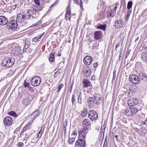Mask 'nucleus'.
Returning <instances> with one entry per match:
<instances>
[{
	"mask_svg": "<svg viewBox=\"0 0 147 147\" xmlns=\"http://www.w3.org/2000/svg\"><path fill=\"white\" fill-rule=\"evenodd\" d=\"M14 59H5L2 62L1 64L2 66L5 67H10L13 66L14 62Z\"/></svg>",
	"mask_w": 147,
	"mask_h": 147,
	"instance_id": "f257e3e1",
	"label": "nucleus"
},
{
	"mask_svg": "<svg viewBox=\"0 0 147 147\" xmlns=\"http://www.w3.org/2000/svg\"><path fill=\"white\" fill-rule=\"evenodd\" d=\"M129 81L134 84H138L140 83V81L139 77L136 75L132 74L129 77Z\"/></svg>",
	"mask_w": 147,
	"mask_h": 147,
	"instance_id": "f03ea898",
	"label": "nucleus"
},
{
	"mask_svg": "<svg viewBox=\"0 0 147 147\" xmlns=\"http://www.w3.org/2000/svg\"><path fill=\"white\" fill-rule=\"evenodd\" d=\"M41 82L40 78L38 76H36L32 78L31 81L30 83L33 86L36 87L39 85Z\"/></svg>",
	"mask_w": 147,
	"mask_h": 147,
	"instance_id": "7ed1b4c3",
	"label": "nucleus"
},
{
	"mask_svg": "<svg viewBox=\"0 0 147 147\" xmlns=\"http://www.w3.org/2000/svg\"><path fill=\"white\" fill-rule=\"evenodd\" d=\"M88 129L86 127H84L79 131V138L80 139H84L86 134L88 132Z\"/></svg>",
	"mask_w": 147,
	"mask_h": 147,
	"instance_id": "20e7f679",
	"label": "nucleus"
},
{
	"mask_svg": "<svg viewBox=\"0 0 147 147\" xmlns=\"http://www.w3.org/2000/svg\"><path fill=\"white\" fill-rule=\"evenodd\" d=\"M101 101V99L94 100L92 99V98H90L88 100V105L90 107H94L95 105H99Z\"/></svg>",
	"mask_w": 147,
	"mask_h": 147,
	"instance_id": "39448f33",
	"label": "nucleus"
},
{
	"mask_svg": "<svg viewBox=\"0 0 147 147\" xmlns=\"http://www.w3.org/2000/svg\"><path fill=\"white\" fill-rule=\"evenodd\" d=\"M88 116L92 121H94L98 117L97 113L94 110H91L89 111Z\"/></svg>",
	"mask_w": 147,
	"mask_h": 147,
	"instance_id": "423d86ee",
	"label": "nucleus"
},
{
	"mask_svg": "<svg viewBox=\"0 0 147 147\" xmlns=\"http://www.w3.org/2000/svg\"><path fill=\"white\" fill-rule=\"evenodd\" d=\"M8 25L11 30L13 31H16L18 30V24L17 21L13 20L9 22L8 24Z\"/></svg>",
	"mask_w": 147,
	"mask_h": 147,
	"instance_id": "0eeeda50",
	"label": "nucleus"
},
{
	"mask_svg": "<svg viewBox=\"0 0 147 147\" xmlns=\"http://www.w3.org/2000/svg\"><path fill=\"white\" fill-rule=\"evenodd\" d=\"M3 122L5 125L9 126L12 123L13 120L10 117L7 116L4 119Z\"/></svg>",
	"mask_w": 147,
	"mask_h": 147,
	"instance_id": "6e6552de",
	"label": "nucleus"
},
{
	"mask_svg": "<svg viewBox=\"0 0 147 147\" xmlns=\"http://www.w3.org/2000/svg\"><path fill=\"white\" fill-rule=\"evenodd\" d=\"M16 19V21L18 23H22L26 20L24 15H22L21 13L17 14Z\"/></svg>",
	"mask_w": 147,
	"mask_h": 147,
	"instance_id": "1a4fd4ad",
	"label": "nucleus"
},
{
	"mask_svg": "<svg viewBox=\"0 0 147 147\" xmlns=\"http://www.w3.org/2000/svg\"><path fill=\"white\" fill-rule=\"evenodd\" d=\"M93 60V58L89 55L86 56L84 59L83 61L84 64L87 65H90Z\"/></svg>",
	"mask_w": 147,
	"mask_h": 147,
	"instance_id": "9d476101",
	"label": "nucleus"
},
{
	"mask_svg": "<svg viewBox=\"0 0 147 147\" xmlns=\"http://www.w3.org/2000/svg\"><path fill=\"white\" fill-rule=\"evenodd\" d=\"M86 141L84 139H78L76 143V145L77 147H84L85 145Z\"/></svg>",
	"mask_w": 147,
	"mask_h": 147,
	"instance_id": "9b49d317",
	"label": "nucleus"
},
{
	"mask_svg": "<svg viewBox=\"0 0 147 147\" xmlns=\"http://www.w3.org/2000/svg\"><path fill=\"white\" fill-rule=\"evenodd\" d=\"M124 23L122 19L116 21L115 22V26L117 28H120L123 27Z\"/></svg>",
	"mask_w": 147,
	"mask_h": 147,
	"instance_id": "f8f14e48",
	"label": "nucleus"
},
{
	"mask_svg": "<svg viewBox=\"0 0 147 147\" xmlns=\"http://www.w3.org/2000/svg\"><path fill=\"white\" fill-rule=\"evenodd\" d=\"M83 72L84 75L86 77H90L91 75V69L88 67H84L83 69Z\"/></svg>",
	"mask_w": 147,
	"mask_h": 147,
	"instance_id": "ddd939ff",
	"label": "nucleus"
},
{
	"mask_svg": "<svg viewBox=\"0 0 147 147\" xmlns=\"http://www.w3.org/2000/svg\"><path fill=\"white\" fill-rule=\"evenodd\" d=\"M127 103L129 106H134L136 105L138 102L136 99H130L128 101Z\"/></svg>",
	"mask_w": 147,
	"mask_h": 147,
	"instance_id": "4468645a",
	"label": "nucleus"
},
{
	"mask_svg": "<svg viewBox=\"0 0 147 147\" xmlns=\"http://www.w3.org/2000/svg\"><path fill=\"white\" fill-rule=\"evenodd\" d=\"M8 22V20L5 17L3 16H0V24L1 25H5L7 24Z\"/></svg>",
	"mask_w": 147,
	"mask_h": 147,
	"instance_id": "2eb2a0df",
	"label": "nucleus"
},
{
	"mask_svg": "<svg viewBox=\"0 0 147 147\" xmlns=\"http://www.w3.org/2000/svg\"><path fill=\"white\" fill-rule=\"evenodd\" d=\"M139 78L142 81H146L147 80V75L143 72L139 74Z\"/></svg>",
	"mask_w": 147,
	"mask_h": 147,
	"instance_id": "dca6fc26",
	"label": "nucleus"
},
{
	"mask_svg": "<svg viewBox=\"0 0 147 147\" xmlns=\"http://www.w3.org/2000/svg\"><path fill=\"white\" fill-rule=\"evenodd\" d=\"M102 32L101 31H96L94 34V38L96 40L100 39L102 35Z\"/></svg>",
	"mask_w": 147,
	"mask_h": 147,
	"instance_id": "f3484780",
	"label": "nucleus"
},
{
	"mask_svg": "<svg viewBox=\"0 0 147 147\" xmlns=\"http://www.w3.org/2000/svg\"><path fill=\"white\" fill-rule=\"evenodd\" d=\"M140 135L143 137H144L145 135L147 133V130L144 127H142L139 129Z\"/></svg>",
	"mask_w": 147,
	"mask_h": 147,
	"instance_id": "a211bd4d",
	"label": "nucleus"
},
{
	"mask_svg": "<svg viewBox=\"0 0 147 147\" xmlns=\"http://www.w3.org/2000/svg\"><path fill=\"white\" fill-rule=\"evenodd\" d=\"M30 11L32 14V18H35L38 15V11L36 9L30 10Z\"/></svg>",
	"mask_w": 147,
	"mask_h": 147,
	"instance_id": "6ab92c4d",
	"label": "nucleus"
},
{
	"mask_svg": "<svg viewBox=\"0 0 147 147\" xmlns=\"http://www.w3.org/2000/svg\"><path fill=\"white\" fill-rule=\"evenodd\" d=\"M83 84V87L84 88H87L91 85V83L90 81L88 80L84 79L82 82Z\"/></svg>",
	"mask_w": 147,
	"mask_h": 147,
	"instance_id": "aec40b11",
	"label": "nucleus"
},
{
	"mask_svg": "<svg viewBox=\"0 0 147 147\" xmlns=\"http://www.w3.org/2000/svg\"><path fill=\"white\" fill-rule=\"evenodd\" d=\"M31 101V100L28 98L26 97L23 99L22 102L24 105L26 106L30 103Z\"/></svg>",
	"mask_w": 147,
	"mask_h": 147,
	"instance_id": "412c9836",
	"label": "nucleus"
},
{
	"mask_svg": "<svg viewBox=\"0 0 147 147\" xmlns=\"http://www.w3.org/2000/svg\"><path fill=\"white\" fill-rule=\"evenodd\" d=\"M141 56L143 61L145 62H147V53L145 52H143L142 53Z\"/></svg>",
	"mask_w": 147,
	"mask_h": 147,
	"instance_id": "4be33fe9",
	"label": "nucleus"
},
{
	"mask_svg": "<svg viewBox=\"0 0 147 147\" xmlns=\"http://www.w3.org/2000/svg\"><path fill=\"white\" fill-rule=\"evenodd\" d=\"M132 115H135L139 111L138 110L136 107H132L130 108Z\"/></svg>",
	"mask_w": 147,
	"mask_h": 147,
	"instance_id": "5701e85b",
	"label": "nucleus"
},
{
	"mask_svg": "<svg viewBox=\"0 0 147 147\" xmlns=\"http://www.w3.org/2000/svg\"><path fill=\"white\" fill-rule=\"evenodd\" d=\"M24 15L25 18V17L28 20L29 19L30 17L32 16V14L30 11H27L26 13H25Z\"/></svg>",
	"mask_w": 147,
	"mask_h": 147,
	"instance_id": "b1692460",
	"label": "nucleus"
},
{
	"mask_svg": "<svg viewBox=\"0 0 147 147\" xmlns=\"http://www.w3.org/2000/svg\"><path fill=\"white\" fill-rule=\"evenodd\" d=\"M125 113L126 115L128 117L132 115L130 109H129L128 108H126L125 110Z\"/></svg>",
	"mask_w": 147,
	"mask_h": 147,
	"instance_id": "393cba45",
	"label": "nucleus"
},
{
	"mask_svg": "<svg viewBox=\"0 0 147 147\" xmlns=\"http://www.w3.org/2000/svg\"><path fill=\"white\" fill-rule=\"evenodd\" d=\"M88 114V111L87 109H84L81 112V115L82 117H85Z\"/></svg>",
	"mask_w": 147,
	"mask_h": 147,
	"instance_id": "a878e982",
	"label": "nucleus"
},
{
	"mask_svg": "<svg viewBox=\"0 0 147 147\" xmlns=\"http://www.w3.org/2000/svg\"><path fill=\"white\" fill-rule=\"evenodd\" d=\"M49 61L50 62H53L54 61V54L53 53H51L50 55Z\"/></svg>",
	"mask_w": 147,
	"mask_h": 147,
	"instance_id": "bb28decb",
	"label": "nucleus"
},
{
	"mask_svg": "<svg viewBox=\"0 0 147 147\" xmlns=\"http://www.w3.org/2000/svg\"><path fill=\"white\" fill-rule=\"evenodd\" d=\"M74 2L78 5L80 4V7L81 9H83L82 3H83L82 1L81 0H74Z\"/></svg>",
	"mask_w": 147,
	"mask_h": 147,
	"instance_id": "cd10ccee",
	"label": "nucleus"
},
{
	"mask_svg": "<svg viewBox=\"0 0 147 147\" xmlns=\"http://www.w3.org/2000/svg\"><path fill=\"white\" fill-rule=\"evenodd\" d=\"M106 25H99V26H97V29H102L104 31H105L106 29Z\"/></svg>",
	"mask_w": 147,
	"mask_h": 147,
	"instance_id": "c85d7f7f",
	"label": "nucleus"
},
{
	"mask_svg": "<svg viewBox=\"0 0 147 147\" xmlns=\"http://www.w3.org/2000/svg\"><path fill=\"white\" fill-rule=\"evenodd\" d=\"M83 123L84 125L86 126H88L90 123L89 120L88 119H86L84 120Z\"/></svg>",
	"mask_w": 147,
	"mask_h": 147,
	"instance_id": "c756f323",
	"label": "nucleus"
},
{
	"mask_svg": "<svg viewBox=\"0 0 147 147\" xmlns=\"http://www.w3.org/2000/svg\"><path fill=\"white\" fill-rule=\"evenodd\" d=\"M8 113L9 115L14 116L15 117H17L18 116L16 113L13 111H10Z\"/></svg>",
	"mask_w": 147,
	"mask_h": 147,
	"instance_id": "7c9ffc66",
	"label": "nucleus"
},
{
	"mask_svg": "<svg viewBox=\"0 0 147 147\" xmlns=\"http://www.w3.org/2000/svg\"><path fill=\"white\" fill-rule=\"evenodd\" d=\"M78 101V102L79 104H80L82 103V93L81 92L79 93Z\"/></svg>",
	"mask_w": 147,
	"mask_h": 147,
	"instance_id": "2f4dec72",
	"label": "nucleus"
},
{
	"mask_svg": "<svg viewBox=\"0 0 147 147\" xmlns=\"http://www.w3.org/2000/svg\"><path fill=\"white\" fill-rule=\"evenodd\" d=\"M69 140L68 142L69 144H72L74 142L75 140V138H70V137H69Z\"/></svg>",
	"mask_w": 147,
	"mask_h": 147,
	"instance_id": "473e14b6",
	"label": "nucleus"
},
{
	"mask_svg": "<svg viewBox=\"0 0 147 147\" xmlns=\"http://www.w3.org/2000/svg\"><path fill=\"white\" fill-rule=\"evenodd\" d=\"M132 5V1H129L128 2L127 7V9L128 10L129 9L131 8Z\"/></svg>",
	"mask_w": 147,
	"mask_h": 147,
	"instance_id": "72a5a7b5",
	"label": "nucleus"
},
{
	"mask_svg": "<svg viewBox=\"0 0 147 147\" xmlns=\"http://www.w3.org/2000/svg\"><path fill=\"white\" fill-rule=\"evenodd\" d=\"M41 23L42 22L40 20L37 23H35L34 24H33L30 27H34L35 26H38L40 24H41Z\"/></svg>",
	"mask_w": 147,
	"mask_h": 147,
	"instance_id": "f704fd0d",
	"label": "nucleus"
},
{
	"mask_svg": "<svg viewBox=\"0 0 147 147\" xmlns=\"http://www.w3.org/2000/svg\"><path fill=\"white\" fill-rule=\"evenodd\" d=\"M142 50L145 51V52L147 53V45L146 44H144L142 47Z\"/></svg>",
	"mask_w": 147,
	"mask_h": 147,
	"instance_id": "c9c22d12",
	"label": "nucleus"
},
{
	"mask_svg": "<svg viewBox=\"0 0 147 147\" xmlns=\"http://www.w3.org/2000/svg\"><path fill=\"white\" fill-rule=\"evenodd\" d=\"M66 14L69 15H71V11L70 10V9H69V7H67Z\"/></svg>",
	"mask_w": 147,
	"mask_h": 147,
	"instance_id": "e433bc0d",
	"label": "nucleus"
},
{
	"mask_svg": "<svg viewBox=\"0 0 147 147\" xmlns=\"http://www.w3.org/2000/svg\"><path fill=\"white\" fill-rule=\"evenodd\" d=\"M63 85L62 84H61L59 85L57 91V92H59L60 91L61 89L63 87Z\"/></svg>",
	"mask_w": 147,
	"mask_h": 147,
	"instance_id": "4c0bfd02",
	"label": "nucleus"
},
{
	"mask_svg": "<svg viewBox=\"0 0 147 147\" xmlns=\"http://www.w3.org/2000/svg\"><path fill=\"white\" fill-rule=\"evenodd\" d=\"M99 97H100V95L98 93H95L93 94L92 98Z\"/></svg>",
	"mask_w": 147,
	"mask_h": 147,
	"instance_id": "58836bf2",
	"label": "nucleus"
},
{
	"mask_svg": "<svg viewBox=\"0 0 147 147\" xmlns=\"http://www.w3.org/2000/svg\"><path fill=\"white\" fill-rule=\"evenodd\" d=\"M39 112V110L37 109L36 111L34 112L32 114L34 115H35V116H38L39 115L38 113Z\"/></svg>",
	"mask_w": 147,
	"mask_h": 147,
	"instance_id": "ea45409f",
	"label": "nucleus"
},
{
	"mask_svg": "<svg viewBox=\"0 0 147 147\" xmlns=\"http://www.w3.org/2000/svg\"><path fill=\"white\" fill-rule=\"evenodd\" d=\"M71 15H68V14H66L65 16V18L66 20H70L71 19Z\"/></svg>",
	"mask_w": 147,
	"mask_h": 147,
	"instance_id": "a19ab883",
	"label": "nucleus"
},
{
	"mask_svg": "<svg viewBox=\"0 0 147 147\" xmlns=\"http://www.w3.org/2000/svg\"><path fill=\"white\" fill-rule=\"evenodd\" d=\"M28 128V126H26V127H25L24 129H23V130H22V131H21L20 134V136L21 135H22L23 133H24V131H25V130H26V129L27 128Z\"/></svg>",
	"mask_w": 147,
	"mask_h": 147,
	"instance_id": "79ce46f5",
	"label": "nucleus"
},
{
	"mask_svg": "<svg viewBox=\"0 0 147 147\" xmlns=\"http://www.w3.org/2000/svg\"><path fill=\"white\" fill-rule=\"evenodd\" d=\"M114 13H113V15H112L111 13L110 12H109L108 14V18H110L111 17H113L114 16Z\"/></svg>",
	"mask_w": 147,
	"mask_h": 147,
	"instance_id": "37998d69",
	"label": "nucleus"
},
{
	"mask_svg": "<svg viewBox=\"0 0 147 147\" xmlns=\"http://www.w3.org/2000/svg\"><path fill=\"white\" fill-rule=\"evenodd\" d=\"M24 86L25 88L28 87L30 84L29 83L26 82L25 81H24Z\"/></svg>",
	"mask_w": 147,
	"mask_h": 147,
	"instance_id": "c03bdc74",
	"label": "nucleus"
},
{
	"mask_svg": "<svg viewBox=\"0 0 147 147\" xmlns=\"http://www.w3.org/2000/svg\"><path fill=\"white\" fill-rule=\"evenodd\" d=\"M74 84V82H73L71 84V85L70 86V87L69 89V91L70 92V93H71L72 92V88L73 87Z\"/></svg>",
	"mask_w": 147,
	"mask_h": 147,
	"instance_id": "a18cd8bd",
	"label": "nucleus"
},
{
	"mask_svg": "<svg viewBox=\"0 0 147 147\" xmlns=\"http://www.w3.org/2000/svg\"><path fill=\"white\" fill-rule=\"evenodd\" d=\"M35 3L38 5V6L40 5V0H34Z\"/></svg>",
	"mask_w": 147,
	"mask_h": 147,
	"instance_id": "49530a36",
	"label": "nucleus"
},
{
	"mask_svg": "<svg viewBox=\"0 0 147 147\" xmlns=\"http://www.w3.org/2000/svg\"><path fill=\"white\" fill-rule=\"evenodd\" d=\"M24 146V144L22 142H20L18 143V147H23Z\"/></svg>",
	"mask_w": 147,
	"mask_h": 147,
	"instance_id": "de8ad7c7",
	"label": "nucleus"
},
{
	"mask_svg": "<svg viewBox=\"0 0 147 147\" xmlns=\"http://www.w3.org/2000/svg\"><path fill=\"white\" fill-rule=\"evenodd\" d=\"M75 100V96L73 94L72 96L71 102L73 104L74 103V101Z\"/></svg>",
	"mask_w": 147,
	"mask_h": 147,
	"instance_id": "09e8293b",
	"label": "nucleus"
},
{
	"mask_svg": "<svg viewBox=\"0 0 147 147\" xmlns=\"http://www.w3.org/2000/svg\"><path fill=\"white\" fill-rule=\"evenodd\" d=\"M77 134V131L76 130H74L72 132V135L75 136Z\"/></svg>",
	"mask_w": 147,
	"mask_h": 147,
	"instance_id": "8fccbe9b",
	"label": "nucleus"
},
{
	"mask_svg": "<svg viewBox=\"0 0 147 147\" xmlns=\"http://www.w3.org/2000/svg\"><path fill=\"white\" fill-rule=\"evenodd\" d=\"M55 6V5L53 3L50 6L49 10L48 11H49L52 9V8L54 7Z\"/></svg>",
	"mask_w": 147,
	"mask_h": 147,
	"instance_id": "3c124183",
	"label": "nucleus"
},
{
	"mask_svg": "<svg viewBox=\"0 0 147 147\" xmlns=\"http://www.w3.org/2000/svg\"><path fill=\"white\" fill-rule=\"evenodd\" d=\"M39 36H38L36 37H35L34 38V39H37V40L36 41V42L40 40H39V39H40L41 38H39Z\"/></svg>",
	"mask_w": 147,
	"mask_h": 147,
	"instance_id": "603ef678",
	"label": "nucleus"
},
{
	"mask_svg": "<svg viewBox=\"0 0 147 147\" xmlns=\"http://www.w3.org/2000/svg\"><path fill=\"white\" fill-rule=\"evenodd\" d=\"M92 99H93L94 100H99V99H100L101 98L100 97H96V98H92Z\"/></svg>",
	"mask_w": 147,
	"mask_h": 147,
	"instance_id": "864d4df0",
	"label": "nucleus"
},
{
	"mask_svg": "<svg viewBox=\"0 0 147 147\" xmlns=\"http://www.w3.org/2000/svg\"><path fill=\"white\" fill-rule=\"evenodd\" d=\"M120 46V44L119 43H118L116 45L115 47V50H116L117 48Z\"/></svg>",
	"mask_w": 147,
	"mask_h": 147,
	"instance_id": "5fc2aeb1",
	"label": "nucleus"
},
{
	"mask_svg": "<svg viewBox=\"0 0 147 147\" xmlns=\"http://www.w3.org/2000/svg\"><path fill=\"white\" fill-rule=\"evenodd\" d=\"M110 12L111 13H112V15H113V13H114V16L115 15V13H116V12L115 11H113V10H111L110 11Z\"/></svg>",
	"mask_w": 147,
	"mask_h": 147,
	"instance_id": "6e6d98bb",
	"label": "nucleus"
},
{
	"mask_svg": "<svg viewBox=\"0 0 147 147\" xmlns=\"http://www.w3.org/2000/svg\"><path fill=\"white\" fill-rule=\"evenodd\" d=\"M42 134H41L38 133V134L37 136V138H40L41 137V136H42Z\"/></svg>",
	"mask_w": 147,
	"mask_h": 147,
	"instance_id": "4d7b16f0",
	"label": "nucleus"
},
{
	"mask_svg": "<svg viewBox=\"0 0 147 147\" xmlns=\"http://www.w3.org/2000/svg\"><path fill=\"white\" fill-rule=\"evenodd\" d=\"M129 16H130L129 14V13H128L127 15V16H126V20H127L128 19Z\"/></svg>",
	"mask_w": 147,
	"mask_h": 147,
	"instance_id": "13d9d810",
	"label": "nucleus"
},
{
	"mask_svg": "<svg viewBox=\"0 0 147 147\" xmlns=\"http://www.w3.org/2000/svg\"><path fill=\"white\" fill-rule=\"evenodd\" d=\"M95 76L94 75H93L91 77V80H93L95 79Z\"/></svg>",
	"mask_w": 147,
	"mask_h": 147,
	"instance_id": "bf43d9fd",
	"label": "nucleus"
},
{
	"mask_svg": "<svg viewBox=\"0 0 147 147\" xmlns=\"http://www.w3.org/2000/svg\"><path fill=\"white\" fill-rule=\"evenodd\" d=\"M29 43H30V42H28V41H25V43H24V45H26H26L28 44V45H29Z\"/></svg>",
	"mask_w": 147,
	"mask_h": 147,
	"instance_id": "052dcab7",
	"label": "nucleus"
},
{
	"mask_svg": "<svg viewBox=\"0 0 147 147\" xmlns=\"http://www.w3.org/2000/svg\"><path fill=\"white\" fill-rule=\"evenodd\" d=\"M123 5V6H124L125 5V1H123L121 3V5Z\"/></svg>",
	"mask_w": 147,
	"mask_h": 147,
	"instance_id": "680f3d73",
	"label": "nucleus"
},
{
	"mask_svg": "<svg viewBox=\"0 0 147 147\" xmlns=\"http://www.w3.org/2000/svg\"><path fill=\"white\" fill-rule=\"evenodd\" d=\"M98 63H95L93 64V66L94 67H96L98 66Z\"/></svg>",
	"mask_w": 147,
	"mask_h": 147,
	"instance_id": "e2e57ef3",
	"label": "nucleus"
},
{
	"mask_svg": "<svg viewBox=\"0 0 147 147\" xmlns=\"http://www.w3.org/2000/svg\"><path fill=\"white\" fill-rule=\"evenodd\" d=\"M45 32L41 34H40V35L39 36V38H41L42 36H43L45 34Z\"/></svg>",
	"mask_w": 147,
	"mask_h": 147,
	"instance_id": "0e129e2a",
	"label": "nucleus"
},
{
	"mask_svg": "<svg viewBox=\"0 0 147 147\" xmlns=\"http://www.w3.org/2000/svg\"><path fill=\"white\" fill-rule=\"evenodd\" d=\"M63 129H64V131H65L64 133H65L66 132V127H65V125L64 126Z\"/></svg>",
	"mask_w": 147,
	"mask_h": 147,
	"instance_id": "69168bd1",
	"label": "nucleus"
},
{
	"mask_svg": "<svg viewBox=\"0 0 147 147\" xmlns=\"http://www.w3.org/2000/svg\"><path fill=\"white\" fill-rule=\"evenodd\" d=\"M57 73V72H56L55 73L54 75V78L57 77V76L56 75V74Z\"/></svg>",
	"mask_w": 147,
	"mask_h": 147,
	"instance_id": "338daca9",
	"label": "nucleus"
},
{
	"mask_svg": "<svg viewBox=\"0 0 147 147\" xmlns=\"http://www.w3.org/2000/svg\"><path fill=\"white\" fill-rule=\"evenodd\" d=\"M24 47H26V48H28L29 47V45H28V44L26 45H24Z\"/></svg>",
	"mask_w": 147,
	"mask_h": 147,
	"instance_id": "774afa93",
	"label": "nucleus"
}]
</instances>
